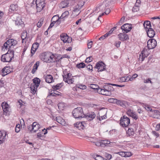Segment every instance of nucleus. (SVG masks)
<instances>
[{
	"instance_id": "obj_1",
	"label": "nucleus",
	"mask_w": 160,
	"mask_h": 160,
	"mask_svg": "<svg viewBox=\"0 0 160 160\" xmlns=\"http://www.w3.org/2000/svg\"><path fill=\"white\" fill-rule=\"evenodd\" d=\"M112 83H106L103 87L102 88H99L98 89V92L102 95L105 96H110L111 92L114 91V88L111 86Z\"/></svg>"
},
{
	"instance_id": "obj_2",
	"label": "nucleus",
	"mask_w": 160,
	"mask_h": 160,
	"mask_svg": "<svg viewBox=\"0 0 160 160\" xmlns=\"http://www.w3.org/2000/svg\"><path fill=\"white\" fill-rule=\"evenodd\" d=\"M73 116L76 119H79L86 117V114L83 113L82 108L78 107L74 108L72 112Z\"/></svg>"
},
{
	"instance_id": "obj_3",
	"label": "nucleus",
	"mask_w": 160,
	"mask_h": 160,
	"mask_svg": "<svg viewBox=\"0 0 160 160\" xmlns=\"http://www.w3.org/2000/svg\"><path fill=\"white\" fill-rule=\"evenodd\" d=\"M52 52H46L41 53L39 57L42 61L47 63L51 62Z\"/></svg>"
},
{
	"instance_id": "obj_4",
	"label": "nucleus",
	"mask_w": 160,
	"mask_h": 160,
	"mask_svg": "<svg viewBox=\"0 0 160 160\" xmlns=\"http://www.w3.org/2000/svg\"><path fill=\"white\" fill-rule=\"evenodd\" d=\"M84 1H82L78 2L77 5H75L73 7L72 13L75 14L76 16L78 15L81 12L80 9L84 5Z\"/></svg>"
},
{
	"instance_id": "obj_5",
	"label": "nucleus",
	"mask_w": 160,
	"mask_h": 160,
	"mask_svg": "<svg viewBox=\"0 0 160 160\" xmlns=\"http://www.w3.org/2000/svg\"><path fill=\"white\" fill-rule=\"evenodd\" d=\"M120 124L123 127H127L130 123V119L126 116H123L121 118Z\"/></svg>"
},
{
	"instance_id": "obj_6",
	"label": "nucleus",
	"mask_w": 160,
	"mask_h": 160,
	"mask_svg": "<svg viewBox=\"0 0 160 160\" xmlns=\"http://www.w3.org/2000/svg\"><path fill=\"white\" fill-rule=\"evenodd\" d=\"M17 43V41L13 39H8L6 42H5L3 46L5 49H7L8 47L9 48H11L12 46H14Z\"/></svg>"
},
{
	"instance_id": "obj_7",
	"label": "nucleus",
	"mask_w": 160,
	"mask_h": 160,
	"mask_svg": "<svg viewBox=\"0 0 160 160\" xmlns=\"http://www.w3.org/2000/svg\"><path fill=\"white\" fill-rule=\"evenodd\" d=\"M64 75L62 76L63 80L69 84L73 83L74 82V78H71L72 74L70 73H67L65 75L63 73Z\"/></svg>"
},
{
	"instance_id": "obj_8",
	"label": "nucleus",
	"mask_w": 160,
	"mask_h": 160,
	"mask_svg": "<svg viewBox=\"0 0 160 160\" xmlns=\"http://www.w3.org/2000/svg\"><path fill=\"white\" fill-rule=\"evenodd\" d=\"M147 47L149 50L154 48L157 46V41L154 39H150L148 40L147 42Z\"/></svg>"
},
{
	"instance_id": "obj_9",
	"label": "nucleus",
	"mask_w": 160,
	"mask_h": 160,
	"mask_svg": "<svg viewBox=\"0 0 160 160\" xmlns=\"http://www.w3.org/2000/svg\"><path fill=\"white\" fill-rule=\"evenodd\" d=\"M60 38L63 43H70L72 41V38L69 37L66 33H62L60 35Z\"/></svg>"
},
{
	"instance_id": "obj_10",
	"label": "nucleus",
	"mask_w": 160,
	"mask_h": 160,
	"mask_svg": "<svg viewBox=\"0 0 160 160\" xmlns=\"http://www.w3.org/2000/svg\"><path fill=\"white\" fill-rule=\"evenodd\" d=\"M36 7L37 12H39L41 11L45 7V2L44 0H39L38 1Z\"/></svg>"
},
{
	"instance_id": "obj_11",
	"label": "nucleus",
	"mask_w": 160,
	"mask_h": 160,
	"mask_svg": "<svg viewBox=\"0 0 160 160\" xmlns=\"http://www.w3.org/2000/svg\"><path fill=\"white\" fill-rule=\"evenodd\" d=\"M123 32L127 33L129 32L132 28V25L131 24L125 23L121 27Z\"/></svg>"
},
{
	"instance_id": "obj_12",
	"label": "nucleus",
	"mask_w": 160,
	"mask_h": 160,
	"mask_svg": "<svg viewBox=\"0 0 160 160\" xmlns=\"http://www.w3.org/2000/svg\"><path fill=\"white\" fill-rule=\"evenodd\" d=\"M1 106L3 109V115L6 116L9 115V112L8 110V105L7 102H2Z\"/></svg>"
},
{
	"instance_id": "obj_13",
	"label": "nucleus",
	"mask_w": 160,
	"mask_h": 160,
	"mask_svg": "<svg viewBox=\"0 0 160 160\" xmlns=\"http://www.w3.org/2000/svg\"><path fill=\"white\" fill-rule=\"evenodd\" d=\"M95 68L98 69V72H102L105 69L106 65L102 61H99L96 64Z\"/></svg>"
},
{
	"instance_id": "obj_14",
	"label": "nucleus",
	"mask_w": 160,
	"mask_h": 160,
	"mask_svg": "<svg viewBox=\"0 0 160 160\" xmlns=\"http://www.w3.org/2000/svg\"><path fill=\"white\" fill-rule=\"evenodd\" d=\"M74 126L79 130L83 129L86 126V123L85 121L79 122L74 123Z\"/></svg>"
},
{
	"instance_id": "obj_15",
	"label": "nucleus",
	"mask_w": 160,
	"mask_h": 160,
	"mask_svg": "<svg viewBox=\"0 0 160 160\" xmlns=\"http://www.w3.org/2000/svg\"><path fill=\"white\" fill-rule=\"evenodd\" d=\"M14 57H12L10 55L4 54L2 55L1 57V60L3 62H9L11 61Z\"/></svg>"
},
{
	"instance_id": "obj_16",
	"label": "nucleus",
	"mask_w": 160,
	"mask_h": 160,
	"mask_svg": "<svg viewBox=\"0 0 160 160\" xmlns=\"http://www.w3.org/2000/svg\"><path fill=\"white\" fill-rule=\"evenodd\" d=\"M119 39L123 42L126 41L129 39L128 35L125 33H120L118 35Z\"/></svg>"
},
{
	"instance_id": "obj_17",
	"label": "nucleus",
	"mask_w": 160,
	"mask_h": 160,
	"mask_svg": "<svg viewBox=\"0 0 160 160\" xmlns=\"http://www.w3.org/2000/svg\"><path fill=\"white\" fill-rule=\"evenodd\" d=\"M39 44L38 42H36L34 43L32 47L31 50V57H32L34 54L35 52L38 49L39 46Z\"/></svg>"
},
{
	"instance_id": "obj_18",
	"label": "nucleus",
	"mask_w": 160,
	"mask_h": 160,
	"mask_svg": "<svg viewBox=\"0 0 160 160\" xmlns=\"http://www.w3.org/2000/svg\"><path fill=\"white\" fill-rule=\"evenodd\" d=\"M62 94L57 90L53 89L51 91V92H49V94L48 95V97H49L51 96H53V97H57L59 96H62Z\"/></svg>"
},
{
	"instance_id": "obj_19",
	"label": "nucleus",
	"mask_w": 160,
	"mask_h": 160,
	"mask_svg": "<svg viewBox=\"0 0 160 160\" xmlns=\"http://www.w3.org/2000/svg\"><path fill=\"white\" fill-rule=\"evenodd\" d=\"M16 25L18 26L19 27L22 28L24 26V24L23 22L22 21V19L20 18H17L16 20L15 21Z\"/></svg>"
},
{
	"instance_id": "obj_20",
	"label": "nucleus",
	"mask_w": 160,
	"mask_h": 160,
	"mask_svg": "<svg viewBox=\"0 0 160 160\" xmlns=\"http://www.w3.org/2000/svg\"><path fill=\"white\" fill-rule=\"evenodd\" d=\"M146 32L148 36L150 38H153L155 34V31L152 28L147 30Z\"/></svg>"
},
{
	"instance_id": "obj_21",
	"label": "nucleus",
	"mask_w": 160,
	"mask_h": 160,
	"mask_svg": "<svg viewBox=\"0 0 160 160\" xmlns=\"http://www.w3.org/2000/svg\"><path fill=\"white\" fill-rule=\"evenodd\" d=\"M88 114H86V117H84V118H87L88 121L92 120L96 117V114L93 112H91L89 114L88 113Z\"/></svg>"
},
{
	"instance_id": "obj_22",
	"label": "nucleus",
	"mask_w": 160,
	"mask_h": 160,
	"mask_svg": "<svg viewBox=\"0 0 160 160\" xmlns=\"http://www.w3.org/2000/svg\"><path fill=\"white\" fill-rule=\"evenodd\" d=\"M127 103V102L126 101L118 99L117 102H116V104L121 107L124 108L126 107V105Z\"/></svg>"
},
{
	"instance_id": "obj_23",
	"label": "nucleus",
	"mask_w": 160,
	"mask_h": 160,
	"mask_svg": "<svg viewBox=\"0 0 160 160\" xmlns=\"http://www.w3.org/2000/svg\"><path fill=\"white\" fill-rule=\"evenodd\" d=\"M135 132L134 130L132 128H129L126 131V134L128 136L131 137L134 136Z\"/></svg>"
},
{
	"instance_id": "obj_24",
	"label": "nucleus",
	"mask_w": 160,
	"mask_h": 160,
	"mask_svg": "<svg viewBox=\"0 0 160 160\" xmlns=\"http://www.w3.org/2000/svg\"><path fill=\"white\" fill-rule=\"evenodd\" d=\"M40 125L36 122H34L32 123V128L33 132H35L40 128Z\"/></svg>"
},
{
	"instance_id": "obj_25",
	"label": "nucleus",
	"mask_w": 160,
	"mask_h": 160,
	"mask_svg": "<svg viewBox=\"0 0 160 160\" xmlns=\"http://www.w3.org/2000/svg\"><path fill=\"white\" fill-rule=\"evenodd\" d=\"M143 26L144 28L146 30V31H147V30L151 28V24L150 22L149 21H145L143 23Z\"/></svg>"
},
{
	"instance_id": "obj_26",
	"label": "nucleus",
	"mask_w": 160,
	"mask_h": 160,
	"mask_svg": "<svg viewBox=\"0 0 160 160\" xmlns=\"http://www.w3.org/2000/svg\"><path fill=\"white\" fill-rule=\"evenodd\" d=\"M46 82L48 83H50L52 82L53 78L51 75H47L45 77L44 76Z\"/></svg>"
},
{
	"instance_id": "obj_27",
	"label": "nucleus",
	"mask_w": 160,
	"mask_h": 160,
	"mask_svg": "<svg viewBox=\"0 0 160 160\" xmlns=\"http://www.w3.org/2000/svg\"><path fill=\"white\" fill-rule=\"evenodd\" d=\"M70 0H64L61 2V6L62 8L68 7L69 3Z\"/></svg>"
},
{
	"instance_id": "obj_28",
	"label": "nucleus",
	"mask_w": 160,
	"mask_h": 160,
	"mask_svg": "<svg viewBox=\"0 0 160 160\" xmlns=\"http://www.w3.org/2000/svg\"><path fill=\"white\" fill-rule=\"evenodd\" d=\"M152 112H154L153 116L154 118L160 119V112L157 110H153Z\"/></svg>"
},
{
	"instance_id": "obj_29",
	"label": "nucleus",
	"mask_w": 160,
	"mask_h": 160,
	"mask_svg": "<svg viewBox=\"0 0 160 160\" xmlns=\"http://www.w3.org/2000/svg\"><path fill=\"white\" fill-rule=\"evenodd\" d=\"M32 81L33 84L36 86V88H38V87L41 82L40 79L39 78L36 77L33 79Z\"/></svg>"
},
{
	"instance_id": "obj_30",
	"label": "nucleus",
	"mask_w": 160,
	"mask_h": 160,
	"mask_svg": "<svg viewBox=\"0 0 160 160\" xmlns=\"http://www.w3.org/2000/svg\"><path fill=\"white\" fill-rule=\"evenodd\" d=\"M18 8V6L17 4H12L10 6V7L9 9V12L12 13L15 11H16Z\"/></svg>"
},
{
	"instance_id": "obj_31",
	"label": "nucleus",
	"mask_w": 160,
	"mask_h": 160,
	"mask_svg": "<svg viewBox=\"0 0 160 160\" xmlns=\"http://www.w3.org/2000/svg\"><path fill=\"white\" fill-rule=\"evenodd\" d=\"M4 13L3 12L0 11V26L4 24V19L3 18Z\"/></svg>"
},
{
	"instance_id": "obj_32",
	"label": "nucleus",
	"mask_w": 160,
	"mask_h": 160,
	"mask_svg": "<svg viewBox=\"0 0 160 160\" xmlns=\"http://www.w3.org/2000/svg\"><path fill=\"white\" fill-rule=\"evenodd\" d=\"M37 88H36V86L34 84H31L30 88L32 93L34 94L36 93L37 91Z\"/></svg>"
},
{
	"instance_id": "obj_33",
	"label": "nucleus",
	"mask_w": 160,
	"mask_h": 160,
	"mask_svg": "<svg viewBox=\"0 0 160 160\" xmlns=\"http://www.w3.org/2000/svg\"><path fill=\"white\" fill-rule=\"evenodd\" d=\"M62 86V83L57 84L56 85H53L52 86V88L55 90H57L61 88Z\"/></svg>"
},
{
	"instance_id": "obj_34",
	"label": "nucleus",
	"mask_w": 160,
	"mask_h": 160,
	"mask_svg": "<svg viewBox=\"0 0 160 160\" xmlns=\"http://www.w3.org/2000/svg\"><path fill=\"white\" fill-rule=\"evenodd\" d=\"M2 71L3 73H7V74L9 73L12 72L9 69V68L8 67L6 66L2 68Z\"/></svg>"
},
{
	"instance_id": "obj_35",
	"label": "nucleus",
	"mask_w": 160,
	"mask_h": 160,
	"mask_svg": "<svg viewBox=\"0 0 160 160\" xmlns=\"http://www.w3.org/2000/svg\"><path fill=\"white\" fill-rule=\"evenodd\" d=\"M89 87L93 89L97 90L98 92V89L101 88L98 85L96 84H91Z\"/></svg>"
},
{
	"instance_id": "obj_36",
	"label": "nucleus",
	"mask_w": 160,
	"mask_h": 160,
	"mask_svg": "<svg viewBox=\"0 0 160 160\" xmlns=\"http://www.w3.org/2000/svg\"><path fill=\"white\" fill-rule=\"evenodd\" d=\"M61 55L60 54H57V53H52V59L53 60V58H55V59H59L61 58Z\"/></svg>"
},
{
	"instance_id": "obj_37",
	"label": "nucleus",
	"mask_w": 160,
	"mask_h": 160,
	"mask_svg": "<svg viewBox=\"0 0 160 160\" xmlns=\"http://www.w3.org/2000/svg\"><path fill=\"white\" fill-rule=\"evenodd\" d=\"M8 51L7 53L5 54H7L8 55L9 54L12 57H14V51L13 50H12L10 49V48H8Z\"/></svg>"
},
{
	"instance_id": "obj_38",
	"label": "nucleus",
	"mask_w": 160,
	"mask_h": 160,
	"mask_svg": "<svg viewBox=\"0 0 160 160\" xmlns=\"http://www.w3.org/2000/svg\"><path fill=\"white\" fill-rule=\"evenodd\" d=\"M102 144L103 147L105 146V144H110L112 145L111 143H112L113 142H110L109 141L106 140H101Z\"/></svg>"
},
{
	"instance_id": "obj_39",
	"label": "nucleus",
	"mask_w": 160,
	"mask_h": 160,
	"mask_svg": "<svg viewBox=\"0 0 160 160\" xmlns=\"http://www.w3.org/2000/svg\"><path fill=\"white\" fill-rule=\"evenodd\" d=\"M86 66L85 64L83 62H81L77 64L76 67L78 68H84Z\"/></svg>"
},
{
	"instance_id": "obj_40",
	"label": "nucleus",
	"mask_w": 160,
	"mask_h": 160,
	"mask_svg": "<svg viewBox=\"0 0 160 160\" xmlns=\"http://www.w3.org/2000/svg\"><path fill=\"white\" fill-rule=\"evenodd\" d=\"M44 19L43 18H41L38 21V22L37 24V26L38 28H40L43 22Z\"/></svg>"
},
{
	"instance_id": "obj_41",
	"label": "nucleus",
	"mask_w": 160,
	"mask_h": 160,
	"mask_svg": "<svg viewBox=\"0 0 160 160\" xmlns=\"http://www.w3.org/2000/svg\"><path fill=\"white\" fill-rule=\"evenodd\" d=\"M6 135H7V134L6 132L4 131L2 132L1 131H0V137L1 138H3V139H5V140L6 139Z\"/></svg>"
},
{
	"instance_id": "obj_42",
	"label": "nucleus",
	"mask_w": 160,
	"mask_h": 160,
	"mask_svg": "<svg viewBox=\"0 0 160 160\" xmlns=\"http://www.w3.org/2000/svg\"><path fill=\"white\" fill-rule=\"evenodd\" d=\"M107 7V6L106 5H104L103 4H102V5H100L99 7L98 8H97V9H98V8L99 9V11H103L104 10V9L105 8Z\"/></svg>"
},
{
	"instance_id": "obj_43",
	"label": "nucleus",
	"mask_w": 160,
	"mask_h": 160,
	"mask_svg": "<svg viewBox=\"0 0 160 160\" xmlns=\"http://www.w3.org/2000/svg\"><path fill=\"white\" fill-rule=\"evenodd\" d=\"M139 10V7L137 4L135 3V6L133 7L132 9V11L133 12H137Z\"/></svg>"
},
{
	"instance_id": "obj_44",
	"label": "nucleus",
	"mask_w": 160,
	"mask_h": 160,
	"mask_svg": "<svg viewBox=\"0 0 160 160\" xmlns=\"http://www.w3.org/2000/svg\"><path fill=\"white\" fill-rule=\"evenodd\" d=\"M135 112H134L133 110L129 109L127 111L126 113L130 117H131V116L133 115L134 113H135Z\"/></svg>"
},
{
	"instance_id": "obj_45",
	"label": "nucleus",
	"mask_w": 160,
	"mask_h": 160,
	"mask_svg": "<svg viewBox=\"0 0 160 160\" xmlns=\"http://www.w3.org/2000/svg\"><path fill=\"white\" fill-rule=\"evenodd\" d=\"M93 158L96 160H103V158L99 155H94Z\"/></svg>"
},
{
	"instance_id": "obj_46",
	"label": "nucleus",
	"mask_w": 160,
	"mask_h": 160,
	"mask_svg": "<svg viewBox=\"0 0 160 160\" xmlns=\"http://www.w3.org/2000/svg\"><path fill=\"white\" fill-rule=\"evenodd\" d=\"M118 99L114 98H110L108 99V102L111 103L116 104Z\"/></svg>"
},
{
	"instance_id": "obj_47",
	"label": "nucleus",
	"mask_w": 160,
	"mask_h": 160,
	"mask_svg": "<svg viewBox=\"0 0 160 160\" xmlns=\"http://www.w3.org/2000/svg\"><path fill=\"white\" fill-rule=\"evenodd\" d=\"M53 22L54 23V25L55 27H57V26H58L61 23L60 21H59V18H57L56 20L53 21Z\"/></svg>"
},
{
	"instance_id": "obj_48",
	"label": "nucleus",
	"mask_w": 160,
	"mask_h": 160,
	"mask_svg": "<svg viewBox=\"0 0 160 160\" xmlns=\"http://www.w3.org/2000/svg\"><path fill=\"white\" fill-rule=\"evenodd\" d=\"M27 36V32H23L21 36V38L22 39V42L23 43L24 39H25L26 38V37Z\"/></svg>"
},
{
	"instance_id": "obj_49",
	"label": "nucleus",
	"mask_w": 160,
	"mask_h": 160,
	"mask_svg": "<svg viewBox=\"0 0 160 160\" xmlns=\"http://www.w3.org/2000/svg\"><path fill=\"white\" fill-rule=\"evenodd\" d=\"M77 88L81 89H85L87 88V86L85 85L81 84L78 85L77 86Z\"/></svg>"
},
{
	"instance_id": "obj_50",
	"label": "nucleus",
	"mask_w": 160,
	"mask_h": 160,
	"mask_svg": "<svg viewBox=\"0 0 160 160\" xmlns=\"http://www.w3.org/2000/svg\"><path fill=\"white\" fill-rule=\"evenodd\" d=\"M93 58L92 56H90L87 58L85 60L86 62H89L93 60Z\"/></svg>"
},
{
	"instance_id": "obj_51",
	"label": "nucleus",
	"mask_w": 160,
	"mask_h": 160,
	"mask_svg": "<svg viewBox=\"0 0 160 160\" xmlns=\"http://www.w3.org/2000/svg\"><path fill=\"white\" fill-rule=\"evenodd\" d=\"M144 107V108L147 110L152 112L153 111V110H152L151 107H150L149 106H148V105L147 104H145Z\"/></svg>"
},
{
	"instance_id": "obj_52",
	"label": "nucleus",
	"mask_w": 160,
	"mask_h": 160,
	"mask_svg": "<svg viewBox=\"0 0 160 160\" xmlns=\"http://www.w3.org/2000/svg\"><path fill=\"white\" fill-rule=\"evenodd\" d=\"M142 55L144 54V55H148V49L144 48L143 49V50L142 51Z\"/></svg>"
},
{
	"instance_id": "obj_53",
	"label": "nucleus",
	"mask_w": 160,
	"mask_h": 160,
	"mask_svg": "<svg viewBox=\"0 0 160 160\" xmlns=\"http://www.w3.org/2000/svg\"><path fill=\"white\" fill-rule=\"evenodd\" d=\"M60 18V19L65 18H64V17H63V16L62 15V14L61 16L60 17H59V15H55L52 18V19H54V18Z\"/></svg>"
},
{
	"instance_id": "obj_54",
	"label": "nucleus",
	"mask_w": 160,
	"mask_h": 160,
	"mask_svg": "<svg viewBox=\"0 0 160 160\" xmlns=\"http://www.w3.org/2000/svg\"><path fill=\"white\" fill-rule=\"evenodd\" d=\"M131 117L135 120L138 119V117L135 112V113H134V114L132 115Z\"/></svg>"
},
{
	"instance_id": "obj_55",
	"label": "nucleus",
	"mask_w": 160,
	"mask_h": 160,
	"mask_svg": "<svg viewBox=\"0 0 160 160\" xmlns=\"http://www.w3.org/2000/svg\"><path fill=\"white\" fill-rule=\"evenodd\" d=\"M68 11H66L63 13L62 14L63 16V17H64V18L66 19L68 17Z\"/></svg>"
},
{
	"instance_id": "obj_56",
	"label": "nucleus",
	"mask_w": 160,
	"mask_h": 160,
	"mask_svg": "<svg viewBox=\"0 0 160 160\" xmlns=\"http://www.w3.org/2000/svg\"><path fill=\"white\" fill-rule=\"evenodd\" d=\"M62 59V58H60L59 59H55V60H53L52 59L51 62L54 63H59L61 62V60Z\"/></svg>"
},
{
	"instance_id": "obj_57",
	"label": "nucleus",
	"mask_w": 160,
	"mask_h": 160,
	"mask_svg": "<svg viewBox=\"0 0 160 160\" xmlns=\"http://www.w3.org/2000/svg\"><path fill=\"white\" fill-rule=\"evenodd\" d=\"M125 152L122 151H120L117 153V154H118L122 157H125Z\"/></svg>"
},
{
	"instance_id": "obj_58",
	"label": "nucleus",
	"mask_w": 160,
	"mask_h": 160,
	"mask_svg": "<svg viewBox=\"0 0 160 160\" xmlns=\"http://www.w3.org/2000/svg\"><path fill=\"white\" fill-rule=\"evenodd\" d=\"M144 83H150L151 84L152 83V82L151 81V79L150 78H148V79L144 80Z\"/></svg>"
},
{
	"instance_id": "obj_59",
	"label": "nucleus",
	"mask_w": 160,
	"mask_h": 160,
	"mask_svg": "<svg viewBox=\"0 0 160 160\" xmlns=\"http://www.w3.org/2000/svg\"><path fill=\"white\" fill-rule=\"evenodd\" d=\"M104 10H105V11L104 12V13L106 15L108 14L110 12V9L108 8H107V7L105 8L104 9Z\"/></svg>"
},
{
	"instance_id": "obj_60",
	"label": "nucleus",
	"mask_w": 160,
	"mask_h": 160,
	"mask_svg": "<svg viewBox=\"0 0 160 160\" xmlns=\"http://www.w3.org/2000/svg\"><path fill=\"white\" fill-rule=\"evenodd\" d=\"M28 129V130L29 131H30L32 132H33V129H32V125H29L27 127Z\"/></svg>"
},
{
	"instance_id": "obj_61",
	"label": "nucleus",
	"mask_w": 160,
	"mask_h": 160,
	"mask_svg": "<svg viewBox=\"0 0 160 160\" xmlns=\"http://www.w3.org/2000/svg\"><path fill=\"white\" fill-rule=\"evenodd\" d=\"M92 41H90L89 42H88L87 43V46H88V49L91 48L92 47Z\"/></svg>"
},
{
	"instance_id": "obj_62",
	"label": "nucleus",
	"mask_w": 160,
	"mask_h": 160,
	"mask_svg": "<svg viewBox=\"0 0 160 160\" xmlns=\"http://www.w3.org/2000/svg\"><path fill=\"white\" fill-rule=\"evenodd\" d=\"M138 76V75L137 74H134L132 76V77L130 78V81H133L135 78H137Z\"/></svg>"
},
{
	"instance_id": "obj_63",
	"label": "nucleus",
	"mask_w": 160,
	"mask_h": 160,
	"mask_svg": "<svg viewBox=\"0 0 160 160\" xmlns=\"http://www.w3.org/2000/svg\"><path fill=\"white\" fill-rule=\"evenodd\" d=\"M20 125H17L15 128V131L16 132H19L20 129L19 128Z\"/></svg>"
},
{
	"instance_id": "obj_64",
	"label": "nucleus",
	"mask_w": 160,
	"mask_h": 160,
	"mask_svg": "<svg viewBox=\"0 0 160 160\" xmlns=\"http://www.w3.org/2000/svg\"><path fill=\"white\" fill-rule=\"evenodd\" d=\"M105 157L107 159L110 160L112 158V156L111 154L107 153L105 154Z\"/></svg>"
}]
</instances>
